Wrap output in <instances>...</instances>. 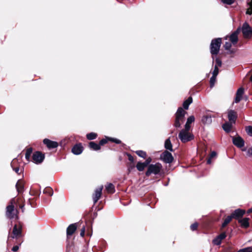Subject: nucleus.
I'll return each instance as SVG.
<instances>
[{
	"instance_id": "nucleus-14",
	"label": "nucleus",
	"mask_w": 252,
	"mask_h": 252,
	"mask_svg": "<svg viewBox=\"0 0 252 252\" xmlns=\"http://www.w3.org/2000/svg\"><path fill=\"white\" fill-rule=\"evenodd\" d=\"M83 150V147L81 144L74 145L72 149V152L76 155L81 154Z\"/></svg>"
},
{
	"instance_id": "nucleus-24",
	"label": "nucleus",
	"mask_w": 252,
	"mask_h": 252,
	"mask_svg": "<svg viewBox=\"0 0 252 252\" xmlns=\"http://www.w3.org/2000/svg\"><path fill=\"white\" fill-rule=\"evenodd\" d=\"M192 102V98L191 96L189 97L187 100H186L183 104L184 108L186 110L189 109V105Z\"/></svg>"
},
{
	"instance_id": "nucleus-30",
	"label": "nucleus",
	"mask_w": 252,
	"mask_h": 252,
	"mask_svg": "<svg viewBox=\"0 0 252 252\" xmlns=\"http://www.w3.org/2000/svg\"><path fill=\"white\" fill-rule=\"evenodd\" d=\"M43 193L49 196H52L53 194V190L52 188L47 187L44 189Z\"/></svg>"
},
{
	"instance_id": "nucleus-45",
	"label": "nucleus",
	"mask_w": 252,
	"mask_h": 252,
	"mask_svg": "<svg viewBox=\"0 0 252 252\" xmlns=\"http://www.w3.org/2000/svg\"><path fill=\"white\" fill-rule=\"evenodd\" d=\"M246 154L248 157H251L252 156V147L248 149Z\"/></svg>"
},
{
	"instance_id": "nucleus-44",
	"label": "nucleus",
	"mask_w": 252,
	"mask_h": 252,
	"mask_svg": "<svg viewBox=\"0 0 252 252\" xmlns=\"http://www.w3.org/2000/svg\"><path fill=\"white\" fill-rule=\"evenodd\" d=\"M197 226H198V223H196V222H195L193 224H192L191 225H190V229L192 230V231H194V230H195L197 228Z\"/></svg>"
},
{
	"instance_id": "nucleus-7",
	"label": "nucleus",
	"mask_w": 252,
	"mask_h": 252,
	"mask_svg": "<svg viewBox=\"0 0 252 252\" xmlns=\"http://www.w3.org/2000/svg\"><path fill=\"white\" fill-rule=\"evenodd\" d=\"M160 158L162 161L166 163H171L174 159L172 154L166 151H164L161 154Z\"/></svg>"
},
{
	"instance_id": "nucleus-55",
	"label": "nucleus",
	"mask_w": 252,
	"mask_h": 252,
	"mask_svg": "<svg viewBox=\"0 0 252 252\" xmlns=\"http://www.w3.org/2000/svg\"><path fill=\"white\" fill-rule=\"evenodd\" d=\"M207 163L208 164H210V163H211V158H209L208 159V160H207Z\"/></svg>"
},
{
	"instance_id": "nucleus-6",
	"label": "nucleus",
	"mask_w": 252,
	"mask_h": 252,
	"mask_svg": "<svg viewBox=\"0 0 252 252\" xmlns=\"http://www.w3.org/2000/svg\"><path fill=\"white\" fill-rule=\"evenodd\" d=\"M44 155L40 152L34 153L32 156V161L36 164L41 163L44 159Z\"/></svg>"
},
{
	"instance_id": "nucleus-29",
	"label": "nucleus",
	"mask_w": 252,
	"mask_h": 252,
	"mask_svg": "<svg viewBox=\"0 0 252 252\" xmlns=\"http://www.w3.org/2000/svg\"><path fill=\"white\" fill-rule=\"evenodd\" d=\"M137 170L139 171H142L146 167L144 162H138L136 166Z\"/></svg>"
},
{
	"instance_id": "nucleus-27",
	"label": "nucleus",
	"mask_w": 252,
	"mask_h": 252,
	"mask_svg": "<svg viewBox=\"0 0 252 252\" xmlns=\"http://www.w3.org/2000/svg\"><path fill=\"white\" fill-rule=\"evenodd\" d=\"M229 39L232 44H236L238 41V36L236 33H232L229 37Z\"/></svg>"
},
{
	"instance_id": "nucleus-31",
	"label": "nucleus",
	"mask_w": 252,
	"mask_h": 252,
	"mask_svg": "<svg viewBox=\"0 0 252 252\" xmlns=\"http://www.w3.org/2000/svg\"><path fill=\"white\" fill-rule=\"evenodd\" d=\"M233 218L232 216H228L227 217V218L224 220L222 224V227H224L226 226V225L229 223V222Z\"/></svg>"
},
{
	"instance_id": "nucleus-53",
	"label": "nucleus",
	"mask_w": 252,
	"mask_h": 252,
	"mask_svg": "<svg viewBox=\"0 0 252 252\" xmlns=\"http://www.w3.org/2000/svg\"><path fill=\"white\" fill-rule=\"evenodd\" d=\"M18 249H19V246H15L12 248V251L13 252H16L18 250Z\"/></svg>"
},
{
	"instance_id": "nucleus-16",
	"label": "nucleus",
	"mask_w": 252,
	"mask_h": 252,
	"mask_svg": "<svg viewBox=\"0 0 252 252\" xmlns=\"http://www.w3.org/2000/svg\"><path fill=\"white\" fill-rule=\"evenodd\" d=\"M77 229L76 223H73L70 224L66 229L67 236L72 235Z\"/></svg>"
},
{
	"instance_id": "nucleus-49",
	"label": "nucleus",
	"mask_w": 252,
	"mask_h": 252,
	"mask_svg": "<svg viewBox=\"0 0 252 252\" xmlns=\"http://www.w3.org/2000/svg\"><path fill=\"white\" fill-rule=\"evenodd\" d=\"M216 63L217 66H221V62L219 58H216Z\"/></svg>"
},
{
	"instance_id": "nucleus-10",
	"label": "nucleus",
	"mask_w": 252,
	"mask_h": 252,
	"mask_svg": "<svg viewBox=\"0 0 252 252\" xmlns=\"http://www.w3.org/2000/svg\"><path fill=\"white\" fill-rule=\"evenodd\" d=\"M232 141L234 145L238 148H242L244 146L245 142L240 136L233 137Z\"/></svg>"
},
{
	"instance_id": "nucleus-13",
	"label": "nucleus",
	"mask_w": 252,
	"mask_h": 252,
	"mask_svg": "<svg viewBox=\"0 0 252 252\" xmlns=\"http://www.w3.org/2000/svg\"><path fill=\"white\" fill-rule=\"evenodd\" d=\"M245 213V211L240 209L235 210L234 212L231 215L233 218L238 219L242 217Z\"/></svg>"
},
{
	"instance_id": "nucleus-25",
	"label": "nucleus",
	"mask_w": 252,
	"mask_h": 252,
	"mask_svg": "<svg viewBox=\"0 0 252 252\" xmlns=\"http://www.w3.org/2000/svg\"><path fill=\"white\" fill-rule=\"evenodd\" d=\"M105 189L108 192L113 193L115 192V188L114 185L111 183H109L105 186Z\"/></svg>"
},
{
	"instance_id": "nucleus-12",
	"label": "nucleus",
	"mask_w": 252,
	"mask_h": 252,
	"mask_svg": "<svg viewBox=\"0 0 252 252\" xmlns=\"http://www.w3.org/2000/svg\"><path fill=\"white\" fill-rule=\"evenodd\" d=\"M43 143L46 145L49 149L56 148L58 146V143L57 142L51 141L48 139H44Z\"/></svg>"
},
{
	"instance_id": "nucleus-33",
	"label": "nucleus",
	"mask_w": 252,
	"mask_h": 252,
	"mask_svg": "<svg viewBox=\"0 0 252 252\" xmlns=\"http://www.w3.org/2000/svg\"><path fill=\"white\" fill-rule=\"evenodd\" d=\"M86 136L88 140H94L96 138L97 134L94 132H91L87 134Z\"/></svg>"
},
{
	"instance_id": "nucleus-52",
	"label": "nucleus",
	"mask_w": 252,
	"mask_h": 252,
	"mask_svg": "<svg viewBox=\"0 0 252 252\" xmlns=\"http://www.w3.org/2000/svg\"><path fill=\"white\" fill-rule=\"evenodd\" d=\"M128 159L129 161L133 162L134 161L133 157L130 154L128 155Z\"/></svg>"
},
{
	"instance_id": "nucleus-58",
	"label": "nucleus",
	"mask_w": 252,
	"mask_h": 252,
	"mask_svg": "<svg viewBox=\"0 0 252 252\" xmlns=\"http://www.w3.org/2000/svg\"><path fill=\"white\" fill-rule=\"evenodd\" d=\"M23 207H24L23 206H21V207H20V208H21V209H23Z\"/></svg>"
},
{
	"instance_id": "nucleus-15",
	"label": "nucleus",
	"mask_w": 252,
	"mask_h": 252,
	"mask_svg": "<svg viewBox=\"0 0 252 252\" xmlns=\"http://www.w3.org/2000/svg\"><path fill=\"white\" fill-rule=\"evenodd\" d=\"M244 93V89L243 88H240L238 89L234 102L235 103L239 102L242 99V95Z\"/></svg>"
},
{
	"instance_id": "nucleus-19",
	"label": "nucleus",
	"mask_w": 252,
	"mask_h": 252,
	"mask_svg": "<svg viewBox=\"0 0 252 252\" xmlns=\"http://www.w3.org/2000/svg\"><path fill=\"white\" fill-rule=\"evenodd\" d=\"M22 232V228L21 227L17 228V225L15 224L13 227V234L14 235L12 236V238H14L15 237H17L21 235Z\"/></svg>"
},
{
	"instance_id": "nucleus-42",
	"label": "nucleus",
	"mask_w": 252,
	"mask_h": 252,
	"mask_svg": "<svg viewBox=\"0 0 252 252\" xmlns=\"http://www.w3.org/2000/svg\"><path fill=\"white\" fill-rule=\"evenodd\" d=\"M219 73V68L217 65H215L214 67V71H213V76H217Z\"/></svg>"
},
{
	"instance_id": "nucleus-34",
	"label": "nucleus",
	"mask_w": 252,
	"mask_h": 252,
	"mask_svg": "<svg viewBox=\"0 0 252 252\" xmlns=\"http://www.w3.org/2000/svg\"><path fill=\"white\" fill-rule=\"evenodd\" d=\"M136 154L139 157L145 158L146 157V153L142 150H139L136 151Z\"/></svg>"
},
{
	"instance_id": "nucleus-28",
	"label": "nucleus",
	"mask_w": 252,
	"mask_h": 252,
	"mask_svg": "<svg viewBox=\"0 0 252 252\" xmlns=\"http://www.w3.org/2000/svg\"><path fill=\"white\" fill-rule=\"evenodd\" d=\"M32 153V148H29L27 149L25 155V158L27 160L30 161Z\"/></svg>"
},
{
	"instance_id": "nucleus-5",
	"label": "nucleus",
	"mask_w": 252,
	"mask_h": 252,
	"mask_svg": "<svg viewBox=\"0 0 252 252\" xmlns=\"http://www.w3.org/2000/svg\"><path fill=\"white\" fill-rule=\"evenodd\" d=\"M193 137V135L189 130L185 129H182L179 134V138L183 143L190 141Z\"/></svg>"
},
{
	"instance_id": "nucleus-54",
	"label": "nucleus",
	"mask_w": 252,
	"mask_h": 252,
	"mask_svg": "<svg viewBox=\"0 0 252 252\" xmlns=\"http://www.w3.org/2000/svg\"><path fill=\"white\" fill-rule=\"evenodd\" d=\"M241 31V28H238L237 30L233 32V33H236V35L238 36V33L240 32Z\"/></svg>"
},
{
	"instance_id": "nucleus-35",
	"label": "nucleus",
	"mask_w": 252,
	"mask_h": 252,
	"mask_svg": "<svg viewBox=\"0 0 252 252\" xmlns=\"http://www.w3.org/2000/svg\"><path fill=\"white\" fill-rule=\"evenodd\" d=\"M221 242V240L218 236L213 240V244L216 245H220Z\"/></svg>"
},
{
	"instance_id": "nucleus-41",
	"label": "nucleus",
	"mask_w": 252,
	"mask_h": 252,
	"mask_svg": "<svg viewBox=\"0 0 252 252\" xmlns=\"http://www.w3.org/2000/svg\"><path fill=\"white\" fill-rule=\"evenodd\" d=\"M232 46L231 43L229 42H226L224 45V48L225 50H229Z\"/></svg>"
},
{
	"instance_id": "nucleus-23",
	"label": "nucleus",
	"mask_w": 252,
	"mask_h": 252,
	"mask_svg": "<svg viewBox=\"0 0 252 252\" xmlns=\"http://www.w3.org/2000/svg\"><path fill=\"white\" fill-rule=\"evenodd\" d=\"M89 148L94 151H97L100 149V146L94 142H90L89 144Z\"/></svg>"
},
{
	"instance_id": "nucleus-39",
	"label": "nucleus",
	"mask_w": 252,
	"mask_h": 252,
	"mask_svg": "<svg viewBox=\"0 0 252 252\" xmlns=\"http://www.w3.org/2000/svg\"><path fill=\"white\" fill-rule=\"evenodd\" d=\"M216 77H217V76H213V75H212V76L211 77L210 82V86L211 87H212L214 86L215 82L216 81Z\"/></svg>"
},
{
	"instance_id": "nucleus-8",
	"label": "nucleus",
	"mask_w": 252,
	"mask_h": 252,
	"mask_svg": "<svg viewBox=\"0 0 252 252\" xmlns=\"http://www.w3.org/2000/svg\"><path fill=\"white\" fill-rule=\"evenodd\" d=\"M241 30L245 38L249 37L252 34V28L247 22L243 24Z\"/></svg>"
},
{
	"instance_id": "nucleus-37",
	"label": "nucleus",
	"mask_w": 252,
	"mask_h": 252,
	"mask_svg": "<svg viewBox=\"0 0 252 252\" xmlns=\"http://www.w3.org/2000/svg\"><path fill=\"white\" fill-rule=\"evenodd\" d=\"M235 0H221V1L225 4L231 5L234 3Z\"/></svg>"
},
{
	"instance_id": "nucleus-11",
	"label": "nucleus",
	"mask_w": 252,
	"mask_h": 252,
	"mask_svg": "<svg viewBox=\"0 0 252 252\" xmlns=\"http://www.w3.org/2000/svg\"><path fill=\"white\" fill-rule=\"evenodd\" d=\"M237 118V115L236 111L233 110L228 111V119L230 123L235 124Z\"/></svg>"
},
{
	"instance_id": "nucleus-20",
	"label": "nucleus",
	"mask_w": 252,
	"mask_h": 252,
	"mask_svg": "<svg viewBox=\"0 0 252 252\" xmlns=\"http://www.w3.org/2000/svg\"><path fill=\"white\" fill-rule=\"evenodd\" d=\"M249 218H245L239 220V222L241 223V226L244 228H247L249 226Z\"/></svg>"
},
{
	"instance_id": "nucleus-57",
	"label": "nucleus",
	"mask_w": 252,
	"mask_h": 252,
	"mask_svg": "<svg viewBox=\"0 0 252 252\" xmlns=\"http://www.w3.org/2000/svg\"><path fill=\"white\" fill-rule=\"evenodd\" d=\"M250 80L252 82V76H251V77L250 78Z\"/></svg>"
},
{
	"instance_id": "nucleus-46",
	"label": "nucleus",
	"mask_w": 252,
	"mask_h": 252,
	"mask_svg": "<svg viewBox=\"0 0 252 252\" xmlns=\"http://www.w3.org/2000/svg\"><path fill=\"white\" fill-rule=\"evenodd\" d=\"M152 161V158H148L146 159L145 162H144V163L145 164V165L147 166H148L150 163Z\"/></svg>"
},
{
	"instance_id": "nucleus-32",
	"label": "nucleus",
	"mask_w": 252,
	"mask_h": 252,
	"mask_svg": "<svg viewBox=\"0 0 252 252\" xmlns=\"http://www.w3.org/2000/svg\"><path fill=\"white\" fill-rule=\"evenodd\" d=\"M248 4L249 5V7L247 9L246 11V14L249 15L252 14V0H251L250 1L248 2Z\"/></svg>"
},
{
	"instance_id": "nucleus-51",
	"label": "nucleus",
	"mask_w": 252,
	"mask_h": 252,
	"mask_svg": "<svg viewBox=\"0 0 252 252\" xmlns=\"http://www.w3.org/2000/svg\"><path fill=\"white\" fill-rule=\"evenodd\" d=\"M216 155H217L215 151H213V152H211V154L210 155L209 158H212L214 157H216Z\"/></svg>"
},
{
	"instance_id": "nucleus-18",
	"label": "nucleus",
	"mask_w": 252,
	"mask_h": 252,
	"mask_svg": "<svg viewBox=\"0 0 252 252\" xmlns=\"http://www.w3.org/2000/svg\"><path fill=\"white\" fill-rule=\"evenodd\" d=\"M201 121L205 125H209L212 123V117L211 115H204L202 118Z\"/></svg>"
},
{
	"instance_id": "nucleus-40",
	"label": "nucleus",
	"mask_w": 252,
	"mask_h": 252,
	"mask_svg": "<svg viewBox=\"0 0 252 252\" xmlns=\"http://www.w3.org/2000/svg\"><path fill=\"white\" fill-rule=\"evenodd\" d=\"M15 161H16V160H15V159H13V160H12V161L11 162V166L12 167H13V164L14 163V162H15ZM12 168H13V170H14V171H15V172L16 173H17L18 174H20V173H19V168L18 167H15V168H13V167H12Z\"/></svg>"
},
{
	"instance_id": "nucleus-38",
	"label": "nucleus",
	"mask_w": 252,
	"mask_h": 252,
	"mask_svg": "<svg viewBox=\"0 0 252 252\" xmlns=\"http://www.w3.org/2000/svg\"><path fill=\"white\" fill-rule=\"evenodd\" d=\"M246 130L249 135L252 136V126H248L246 127Z\"/></svg>"
},
{
	"instance_id": "nucleus-50",
	"label": "nucleus",
	"mask_w": 252,
	"mask_h": 252,
	"mask_svg": "<svg viewBox=\"0 0 252 252\" xmlns=\"http://www.w3.org/2000/svg\"><path fill=\"white\" fill-rule=\"evenodd\" d=\"M85 226H84L81 230V232H80V235L82 236V237H84V235H85Z\"/></svg>"
},
{
	"instance_id": "nucleus-36",
	"label": "nucleus",
	"mask_w": 252,
	"mask_h": 252,
	"mask_svg": "<svg viewBox=\"0 0 252 252\" xmlns=\"http://www.w3.org/2000/svg\"><path fill=\"white\" fill-rule=\"evenodd\" d=\"M237 252H252V247H247V248L240 250Z\"/></svg>"
},
{
	"instance_id": "nucleus-22",
	"label": "nucleus",
	"mask_w": 252,
	"mask_h": 252,
	"mask_svg": "<svg viewBox=\"0 0 252 252\" xmlns=\"http://www.w3.org/2000/svg\"><path fill=\"white\" fill-rule=\"evenodd\" d=\"M234 123H231L229 121V122H226L222 125V128L223 130L226 132H229L231 131V128L232 127V125Z\"/></svg>"
},
{
	"instance_id": "nucleus-56",
	"label": "nucleus",
	"mask_w": 252,
	"mask_h": 252,
	"mask_svg": "<svg viewBox=\"0 0 252 252\" xmlns=\"http://www.w3.org/2000/svg\"><path fill=\"white\" fill-rule=\"evenodd\" d=\"M252 213V207L250 209H249L248 211H247V213L248 214H250V213Z\"/></svg>"
},
{
	"instance_id": "nucleus-9",
	"label": "nucleus",
	"mask_w": 252,
	"mask_h": 252,
	"mask_svg": "<svg viewBox=\"0 0 252 252\" xmlns=\"http://www.w3.org/2000/svg\"><path fill=\"white\" fill-rule=\"evenodd\" d=\"M103 188V186H101L95 190L94 193L93 194V201L94 204H95L100 198Z\"/></svg>"
},
{
	"instance_id": "nucleus-2",
	"label": "nucleus",
	"mask_w": 252,
	"mask_h": 252,
	"mask_svg": "<svg viewBox=\"0 0 252 252\" xmlns=\"http://www.w3.org/2000/svg\"><path fill=\"white\" fill-rule=\"evenodd\" d=\"M186 112L182 107H179L176 113V118L174 123V126L179 128L181 127V124L184 121Z\"/></svg>"
},
{
	"instance_id": "nucleus-47",
	"label": "nucleus",
	"mask_w": 252,
	"mask_h": 252,
	"mask_svg": "<svg viewBox=\"0 0 252 252\" xmlns=\"http://www.w3.org/2000/svg\"><path fill=\"white\" fill-rule=\"evenodd\" d=\"M107 141L108 140L106 139H102L99 141V144L100 145V146L103 145L104 144H106L107 142Z\"/></svg>"
},
{
	"instance_id": "nucleus-17",
	"label": "nucleus",
	"mask_w": 252,
	"mask_h": 252,
	"mask_svg": "<svg viewBox=\"0 0 252 252\" xmlns=\"http://www.w3.org/2000/svg\"><path fill=\"white\" fill-rule=\"evenodd\" d=\"M194 120L195 119L193 116H189L187 119V122L185 126L184 129L189 131L190 127V124L193 122Z\"/></svg>"
},
{
	"instance_id": "nucleus-3",
	"label": "nucleus",
	"mask_w": 252,
	"mask_h": 252,
	"mask_svg": "<svg viewBox=\"0 0 252 252\" xmlns=\"http://www.w3.org/2000/svg\"><path fill=\"white\" fill-rule=\"evenodd\" d=\"M221 44V38H217L212 40L210 44V52L213 55H217Z\"/></svg>"
},
{
	"instance_id": "nucleus-4",
	"label": "nucleus",
	"mask_w": 252,
	"mask_h": 252,
	"mask_svg": "<svg viewBox=\"0 0 252 252\" xmlns=\"http://www.w3.org/2000/svg\"><path fill=\"white\" fill-rule=\"evenodd\" d=\"M11 201V204L8 205L6 208L5 215L6 217L9 219H16L17 218V210L15 209L14 206L13 204V201Z\"/></svg>"
},
{
	"instance_id": "nucleus-21",
	"label": "nucleus",
	"mask_w": 252,
	"mask_h": 252,
	"mask_svg": "<svg viewBox=\"0 0 252 252\" xmlns=\"http://www.w3.org/2000/svg\"><path fill=\"white\" fill-rule=\"evenodd\" d=\"M16 188L17 191L21 193L24 190V184L22 181L19 180L16 183Z\"/></svg>"
},
{
	"instance_id": "nucleus-48",
	"label": "nucleus",
	"mask_w": 252,
	"mask_h": 252,
	"mask_svg": "<svg viewBox=\"0 0 252 252\" xmlns=\"http://www.w3.org/2000/svg\"><path fill=\"white\" fill-rule=\"evenodd\" d=\"M218 238H220V239L222 241L223 239H224L226 237V234L225 233L223 232L221 233L220 235L218 236Z\"/></svg>"
},
{
	"instance_id": "nucleus-1",
	"label": "nucleus",
	"mask_w": 252,
	"mask_h": 252,
	"mask_svg": "<svg viewBox=\"0 0 252 252\" xmlns=\"http://www.w3.org/2000/svg\"><path fill=\"white\" fill-rule=\"evenodd\" d=\"M162 168V166L161 164L159 162H157L155 164H150L145 174L147 176H149L152 174L158 175L159 174Z\"/></svg>"
},
{
	"instance_id": "nucleus-43",
	"label": "nucleus",
	"mask_w": 252,
	"mask_h": 252,
	"mask_svg": "<svg viewBox=\"0 0 252 252\" xmlns=\"http://www.w3.org/2000/svg\"><path fill=\"white\" fill-rule=\"evenodd\" d=\"M108 140H110L116 144H120L121 143V140L118 139H117V138H108Z\"/></svg>"
},
{
	"instance_id": "nucleus-26",
	"label": "nucleus",
	"mask_w": 252,
	"mask_h": 252,
	"mask_svg": "<svg viewBox=\"0 0 252 252\" xmlns=\"http://www.w3.org/2000/svg\"><path fill=\"white\" fill-rule=\"evenodd\" d=\"M164 146L167 150L171 152L173 151L172 145L169 138H168L165 140Z\"/></svg>"
}]
</instances>
